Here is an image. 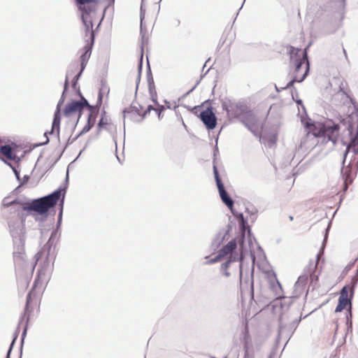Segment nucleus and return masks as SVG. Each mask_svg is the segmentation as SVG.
<instances>
[{"instance_id": "nucleus-52", "label": "nucleus", "mask_w": 358, "mask_h": 358, "mask_svg": "<svg viewBox=\"0 0 358 358\" xmlns=\"http://www.w3.org/2000/svg\"><path fill=\"white\" fill-rule=\"evenodd\" d=\"M201 106H194L193 108H192V110H198Z\"/></svg>"}, {"instance_id": "nucleus-5", "label": "nucleus", "mask_w": 358, "mask_h": 358, "mask_svg": "<svg viewBox=\"0 0 358 358\" xmlns=\"http://www.w3.org/2000/svg\"><path fill=\"white\" fill-rule=\"evenodd\" d=\"M241 254L238 255H231L229 256L228 259L221 265V270L224 271V275L226 277L230 276V273L227 271L229 265L234 262L240 261L239 268H240V278H242V261L245 257V254L248 252V248L245 246L243 241H239Z\"/></svg>"}, {"instance_id": "nucleus-47", "label": "nucleus", "mask_w": 358, "mask_h": 358, "mask_svg": "<svg viewBox=\"0 0 358 358\" xmlns=\"http://www.w3.org/2000/svg\"><path fill=\"white\" fill-rule=\"evenodd\" d=\"M300 321H301V318H299V320H296L293 321L292 326L295 327H297L298 324H299Z\"/></svg>"}, {"instance_id": "nucleus-59", "label": "nucleus", "mask_w": 358, "mask_h": 358, "mask_svg": "<svg viewBox=\"0 0 358 358\" xmlns=\"http://www.w3.org/2000/svg\"><path fill=\"white\" fill-rule=\"evenodd\" d=\"M343 52H344V54L346 55V52H345V49H343Z\"/></svg>"}, {"instance_id": "nucleus-36", "label": "nucleus", "mask_w": 358, "mask_h": 358, "mask_svg": "<svg viewBox=\"0 0 358 358\" xmlns=\"http://www.w3.org/2000/svg\"><path fill=\"white\" fill-rule=\"evenodd\" d=\"M224 239V236L222 234H218L217 236L215 238V240L213 242V245H216L217 246L220 245V243Z\"/></svg>"}, {"instance_id": "nucleus-54", "label": "nucleus", "mask_w": 358, "mask_h": 358, "mask_svg": "<svg viewBox=\"0 0 358 358\" xmlns=\"http://www.w3.org/2000/svg\"><path fill=\"white\" fill-rule=\"evenodd\" d=\"M218 152V149H217V147L216 146L215 149L214 150V155H215L216 152Z\"/></svg>"}, {"instance_id": "nucleus-49", "label": "nucleus", "mask_w": 358, "mask_h": 358, "mask_svg": "<svg viewBox=\"0 0 358 358\" xmlns=\"http://www.w3.org/2000/svg\"><path fill=\"white\" fill-rule=\"evenodd\" d=\"M106 1L108 2V6L105 8L104 11L106 10V9L107 8V7H108V6H110V4H112V3H113L115 2V0H106Z\"/></svg>"}, {"instance_id": "nucleus-40", "label": "nucleus", "mask_w": 358, "mask_h": 358, "mask_svg": "<svg viewBox=\"0 0 358 358\" xmlns=\"http://www.w3.org/2000/svg\"><path fill=\"white\" fill-rule=\"evenodd\" d=\"M15 340H16V337H15L13 338V340L12 341V342H11V343L10 345V347H9V348L8 350V352H7L6 358H10V355L11 351L13 350V345L15 344Z\"/></svg>"}, {"instance_id": "nucleus-32", "label": "nucleus", "mask_w": 358, "mask_h": 358, "mask_svg": "<svg viewBox=\"0 0 358 358\" xmlns=\"http://www.w3.org/2000/svg\"><path fill=\"white\" fill-rule=\"evenodd\" d=\"M310 285L313 286V288L314 289L317 285V281H318V275L315 273V271H313L310 274Z\"/></svg>"}, {"instance_id": "nucleus-4", "label": "nucleus", "mask_w": 358, "mask_h": 358, "mask_svg": "<svg viewBox=\"0 0 358 358\" xmlns=\"http://www.w3.org/2000/svg\"><path fill=\"white\" fill-rule=\"evenodd\" d=\"M71 75V73L68 71L66 76V79L64 83V90L62 94V96L57 103L56 110L54 114V117L52 124L51 131L49 132L50 134H52L55 130H57V136L58 140H59V131H60V122H61V106L63 105L65 100V94L68 90L69 81V78Z\"/></svg>"}, {"instance_id": "nucleus-33", "label": "nucleus", "mask_w": 358, "mask_h": 358, "mask_svg": "<svg viewBox=\"0 0 358 358\" xmlns=\"http://www.w3.org/2000/svg\"><path fill=\"white\" fill-rule=\"evenodd\" d=\"M84 71H82V69H80V71L74 76L73 80H72V87L73 89H76L78 81L80 79V76H82V73Z\"/></svg>"}, {"instance_id": "nucleus-46", "label": "nucleus", "mask_w": 358, "mask_h": 358, "mask_svg": "<svg viewBox=\"0 0 358 358\" xmlns=\"http://www.w3.org/2000/svg\"><path fill=\"white\" fill-rule=\"evenodd\" d=\"M164 110V106H159V110L155 111L157 113L159 118H160V115H161L162 111Z\"/></svg>"}, {"instance_id": "nucleus-44", "label": "nucleus", "mask_w": 358, "mask_h": 358, "mask_svg": "<svg viewBox=\"0 0 358 358\" xmlns=\"http://www.w3.org/2000/svg\"><path fill=\"white\" fill-rule=\"evenodd\" d=\"M344 308H345L344 307H343L342 306H340V304L338 303V305L335 309V313L341 312Z\"/></svg>"}, {"instance_id": "nucleus-61", "label": "nucleus", "mask_w": 358, "mask_h": 358, "mask_svg": "<svg viewBox=\"0 0 358 358\" xmlns=\"http://www.w3.org/2000/svg\"><path fill=\"white\" fill-rule=\"evenodd\" d=\"M317 264V263L316 262L315 264V268H316Z\"/></svg>"}, {"instance_id": "nucleus-3", "label": "nucleus", "mask_w": 358, "mask_h": 358, "mask_svg": "<svg viewBox=\"0 0 358 358\" xmlns=\"http://www.w3.org/2000/svg\"><path fill=\"white\" fill-rule=\"evenodd\" d=\"M59 228V227H57V228L52 231L48 242L34 257L36 260L33 268H35L36 264L41 259L45 257L43 262L40 265L38 269L35 284L39 282L47 284L50 279L53 269V262L55 258L53 252H52V248L53 250L55 249Z\"/></svg>"}, {"instance_id": "nucleus-10", "label": "nucleus", "mask_w": 358, "mask_h": 358, "mask_svg": "<svg viewBox=\"0 0 358 358\" xmlns=\"http://www.w3.org/2000/svg\"><path fill=\"white\" fill-rule=\"evenodd\" d=\"M24 220H19L16 221L10 220L8 222V227L10 233L14 240H17L20 243H22L24 235Z\"/></svg>"}, {"instance_id": "nucleus-12", "label": "nucleus", "mask_w": 358, "mask_h": 358, "mask_svg": "<svg viewBox=\"0 0 358 358\" xmlns=\"http://www.w3.org/2000/svg\"><path fill=\"white\" fill-rule=\"evenodd\" d=\"M122 113L124 119L128 118L134 122H141L144 119V116L139 108L133 104L128 108H125Z\"/></svg>"}, {"instance_id": "nucleus-26", "label": "nucleus", "mask_w": 358, "mask_h": 358, "mask_svg": "<svg viewBox=\"0 0 358 358\" xmlns=\"http://www.w3.org/2000/svg\"><path fill=\"white\" fill-rule=\"evenodd\" d=\"M95 122L90 120V117H87V121L85 127L83 128L81 131L73 139L71 143L77 139L80 136L85 134L87 133L94 126Z\"/></svg>"}, {"instance_id": "nucleus-53", "label": "nucleus", "mask_w": 358, "mask_h": 358, "mask_svg": "<svg viewBox=\"0 0 358 358\" xmlns=\"http://www.w3.org/2000/svg\"><path fill=\"white\" fill-rule=\"evenodd\" d=\"M196 86V85H194L190 90H189V92L187 93L189 94V93L192 92L195 89Z\"/></svg>"}, {"instance_id": "nucleus-30", "label": "nucleus", "mask_w": 358, "mask_h": 358, "mask_svg": "<svg viewBox=\"0 0 358 358\" xmlns=\"http://www.w3.org/2000/svg\"><path fill=\"white\" fill-rule=\"evenodd\" d=\"M308 277V275H301L297 281L295 282L294 287L296 289H302L307 283Z\"/></svg>"}, {"instance_id": "nucleus-62", "label": "nucleus", "mask_w": 358, "mask_h": 358, "mask_svg": "<svg viewBox=\"0 0 358 358\" xmlns=\"http://www.w3.org/2000/svg\"><path fill=\"white\" fill-rule=\"evenodd\" d=\"M226 358V357H225Z\"/></svg>"}, {"instance_id": "nucleus-27", "label": "nucleus", "mask_w": 358, "mask_h": 358, "mask_svg": "<svg viewBox=\"0 0 358 358\" xmlns=\"http://www.w3.org/2000/svg\"><path fill=\"white\" fill-rule=\"evenodd\" d=\"M352 305L349 306L347 308V314H346V325L348 331H352Z\"/></svg>"}, {"instance_id": "nucleus-41", "label": "nucleus", "mask_w": 358, "mask_h": 358, "mask_svg": "<svg viewBox=\"0 0 358 358\" xmlns=\"http://www.w3.org/2000/svg\"><path fill=\"white\" fill-rule=\"evenodd\" d=\"M29 176L24 175L23 178L20 179V182H19L20 186H22V185L26 184L29 181Z\"/></svg>"}, {"instance_id": "nucleus-60", "label": "nucleus", "mask_w": 358, "mask_h": 358, "mask_svg": "<svg viewBox=\"0 0 358 358\" xmlns=\"http://www.w3.org/2000/svg\"><path fill=\"white\" fill-rule=\"evenodd\" d=\"M71 142V140H70V138H69L68 139V143H69Z\"/></svg>"}, {"instance_id": "nucleus-24", "label": "nucleus", "mask_w": 358, "mask_h": 358, "mask_svg": "<svg viewBox=\"0 0 358 358\" xmlns=\"http://www.w3.org/2000/svg\"><path fill=\"white\" fill-rule=\"evenodd\" d=\"M213 173H214V177H215V182H216V186L218 189V192L220 193L222 192L225 191L226 189H225L224 185L221 180V178L219 175L217 168L215 165H213Z\"/></svg>"}, {"instance_id": "nucleus-35", "label": "nucleus", "mask_w": 358, "mask_h": 358, "mask_svg": "<svg viewBox=\"0 0 358 358\" xmlns=\"http://www.w3.org/2000/svg\"><path fill=\"white\" fill-rule=\"evenodd\" d=\"M30 300H31V296H30V294H29L27 296V301H26V305H25V308H24V314L20 318V320H24V317L27 316V311H28V308H29V303H30Z\"/></svg>"}, {"instance_id": "nucleus-29", "label": "nucleus", "mask_w": 358, "mask_h": 358, "mask_svg": "<svg viewBox=\"0 0 358 358\" xmlns=\"http://www.w3.org/2000/svg\"><path fill=\"white\" fill-rule=\"evenodd\" d=\"M17 204H22L18 199L10 200L9 196L5 197L2 201V206L5 208L15 206Z\"/></svg>"}, {"instance_id": "nucleus-21", "label": "nucleus", "mask_w": 358, "mask_h": 358, "mask_svg": "<svg viewBox=\"0 0 358 358\" xmlns=\"http://www.w3.org/2000/svg\"><path fill=\"white\" fill-rule=\"evenodd\" d=\"M307 62L309 63L308 59V54L306 50L302 53V57L296 58L294 59V65H295V73L296 75H298L301 66L305 64H307Z\"/></svg>"}, {"instance_id": "nucleus-16", "label": "nucleus", "mask_w": 358, "mask_h": 358, "mask_svg": "<svg viewBox=\"0 0 358 358\" xmlns=\"http://www.w3.org/2000/svg\"><path fill=\"white\" fill-rule=\"evenodd\" d=\"M239 107H242L241 105L231 102L230 100L222 101V108L223 110H225L229 116L238 117L240 113L238 111Z\"/></svg>"}, {"instance_id": "nucleus-56", "label": "nucleus", "mask_w": 358, "mask_h": 358, "mask_svg": "<svg viewBox=\"0 0 358 358\" xmlns=\"http://www.w3.org/2000/svg\"><path fill=\"white\" fill-rule=\"evenodd\" d=\"M69 179V171H67V173H66V180H68Z\"/></svg>"}, {"instance_id": "nucleus-57", "label": "nucleus", "mask_w": 358, "mask_h": 358, "mask_svg": "<svg viewBox=\"0 0 358 358\" xmlns=\"http://www.w3.org/2000/svg\"><path fill=\"white\" fill-rule=\"evenodd\" d=\"M29 320V316H28L27 318V323H28Z\"/></svg>"}, {"instance_id": "nucleus-1", "label": "nucleus", "mask_w": 358, "mask_h": 358, "mask_svg": "<svg viewBox=\"0 0 358 358\" xmlns=\"http://www.w3.org/2000/svg\"><path fill=\"white\" fill-rule=\"evenodd\" d=\"M343 130V134L348 136L350 143L353 146V151L356 155V160L358 164V113L347 116L340 120L339 123H335L331 120L321 124L318 135L327 138L334 144L337 141L338 131Z\"/></svg>"}, {"instance_id": "nucleus-22", "label": "nucleus", "mask_w": 358, "mask_h": 358, "mask_svg": "<svg viewBox=\"0 0 358 358\" xmlns=\"http://www.w3.org/2000/svg\"><path fill=\"white\" fill-rule=\"evenodd\" d=\"M219 195L220 196L222 201L231 211V213H234L233 208H234V201L231 199V197L229 196L228 192L225 190L224 192L219 193Z\"/></svg>"}, {"instance_id": "nucleus-38", "label": "nucleus", "mask_w": 358, "mask_h": 358, "mask_svg": "<svg viewBox=\"0 0 358 358\" xmlns=\"http://www.w3.org/2000/svg\"><path fill=\"white\" fill-rule=\"evenodd\" d=\"M276 137L275 136H270L268 140V146L271 148L275 144Z\"/></svg>"}, {"instance_id": "nucleus-23", "label": "nucleus", "mask_w": 358, "mask_h": 358, "mask_svg": "<svg viewBox=\"0 0 358 358\" xmlns=\"http://www.w3.org/2000/svg\"><path fill=\"white\" fill-rule=\"evenodd\" d=\"M309 69H310V63H308L307 62V64H306V69H305V71L304 73H303V75L301 76V79H298V75H295V76L294 77L293 79H292L287 84L285 87H282V89L283 90H285V89H289L290 87H292L294 85V83L297 82V83H301L306 78V76H308V72H309Z\"/></svg>"}, {"instance_id": "nucleus-17", "label": "nucleus", "mask_w": 358, "mask_h": 358, "mask_svg": "<svg viewBox=\"0 0 358 358\" xmlns=\"http://www.w3.org/2000/svg\"><path fill=\"white\" fill-rule=\"evenodd\" d=\"M94 12L95 11H90V9L87 11L83 12L81 15L82 22L85 26L86 36H87L88 34L90 36L89 41H91V32L94 34V31L93 30V23L90 16V14Z\"/></svg>"}, {"instance_id": "nucleus-39", "label": "nucleus", "mask_w": 358, "mask_h": 358, "mask_svg": "<svg viewBox=\"0 0 358 358\" xmlns=\"http://www.w3.org/2000/svg\"><path fill=\"white\" fill-rule=\"evenodd\" d=\"M151 110L157 111L159 110V108H155L152 106L149 105L147 108V109L145 110V112L143 113L144 117L147 115L148 113H149Z\"/></svg>"}, {"instance_id": "nucleus-51", "label": "nucleus", "mask_w": 358, "mask_h": 358, "mask_svg": "<svg viewBox=\"0 0 358 358\" xmlns=\"http://www.w3.org/2000/svg\"><path fill=\"white\" fill-rule=\"evenodd\" d=\"M339 2L342 3V5L344 6L345 4V0H338Z\"/></svg>"}, {"instance_id": "nucleus-7", "label": "nucleus", "mask_w": 358, "mask_h": 358, "mask_svg": "<svg viewBox=\"0 0 358 358\" xmlns=\"http://www.w3.org/2000/svg\"><path fill=\"white\" fill-rule=\"evenodd\" d=\"M242 122L255 136L260 137L262 122L251 111L246 113Z\"/></svg>"}, {"instance_id": "nucleus-55", "label": "nucleus", "mask_w": 358, "mask_h": 358, "mask_svg": "<svg viewBox=\"0 0 358 358\" xmlns=\"http://www.w3.org/2000/svg\"><path fill=\"white\" fill-rule=\"evenodd\" d=\"M289 220L292 221V220H293V219H294V217H293V216L290 215V216L289 217Z\"/></svg>"}, {"instance_id": "nucleus-25", "label": "nucleus", "mask_w": 358, "mask_h": 358, "mask_svg": "<svg viewBox=\"0 0 358 358\" xmlns=\"http://www.w3.org/2000/svg\"><path fill=\"white\" fill-rule=\"evenodd\" d=\"M0 152L10 160H14L16 157V156L12 153L10 145L7 144L0 146Z\"/></svg>"}, {"instance_id": "nucleus-2", "label": "nucleus", "mask_w": 358, "mask_h": 358, "mask_svg": "<svg viewBox=\"0 0 358 358\" xmlns=\"http://www.w3.org/2000/svg\"><path fill=\"white\" fill-rule=\"evenodd\" d=\"M65 189L58 188L51 194L41 198L35 199L27 203L22 208V210L34 211L42 217L41 221H44L49 215L50 210L55 207L58 201L62 198L59 206L61 207L58 214L57 218V227H60L62 215H63V206L65 196Z\"/></svg>"}, {"instance_id": "nucleus-31", "label": "nucleus", "mask_w": 358, "mask_h": 358, "mask_svg": "<svg viewBox=\"0 0 358 358\" xmlns=\"http://www.w3.org/2000/svg\"><path fill=\"white\" fill-rule=\"evenodd\" d=\"M107 125V120H105L103 117H101L97 124V134L100 133L101 129L109 130L110 129L106 127Z\"/></svg>"}, {"instance_id": "nucleus-19", "label": "nucleus", "mask_w": 358, "mask_h": 358, "mask_svg": "<svg viewBox=\"0 0 358 358\" xmlns=\"http://www.w3.org/2000/svg\"><path fill=\"white\" fill-rule=\"evenodd\" d=\"M76 1L82 13L90 9V11H96V10L97 0H76Z\"/></svg>"}, {"instance_id": "nucleus-58", "label": "nucleus", "mask_w": 358, "mask_h": 358, "mask_svg": "<svg viewBox=\"0 0 358 358\" xmlns=\"http://www.w3.org/2000/svg\"><path fill=\"white\" fill-rule=\"evenodd\" d=\"M265 140H266V138H265V137H264V138H262L263 142H265Z\"/></svg>"}, {"instance_id": "nucleus-18", "label": "nucleus", "mask_w": 358, "mask_h": 358, "mask_svg": "<svg viewBox=\"0 0 358 358\" xmlns=\"http://www.w3.org/2000/svg\"><path fill=\"white\" fill-rule=\"evenodd\" d=\"M331 102L333 104L340 106L348 103L350 102V97L340 86L339 90L333 95Z\"/></svg>"}, {"instance_id": "nucleus-43", "label": "nucleus", "mask_w": 358, "mask_h": 358, "mask_svg": "<svg viewBox=\"0 0 358 358\" xmlns=\"http://www.w3.org/2000/svg\"><path fill=\"white\" fill-rule=\"evenodd\" d=\"M47 132H45L44 134V136L46 137V140L45 142H43V143H38L36 146H41V145H46L49 143V138L47 136Z\"/></svg>"}, {"instance_id": "nucleus-15", "label": "nucleus", "mask_w": 358, "mask_h": 358, "mask_svg": "<svg viewBox=\"0 0 358 358\" xmlns=\"http://www.w3.org/2000/svg\"><path fill=\"white\" fill-rule=\"evenodd\" d=\"M102 89H100L98 93V97L96 103L93 106L90 105H86V107H87V109L89 110L90 113L87 117H90V120L96 122V117L99 113V108L101 107L102 104V100L103 96V93L102 92Z\"/></svg>"}, {"instance_id": "nucleus-9", "label": "nucleus", "mask_w": 358, "mask_h": 358, "mask_svg": "<svg viewBox=\"0 0 358 358\" xmlns=\"http://www.w3.org/2000/svg\"><path fill=\"white\" fill-rule=\"evenodd\" d=\"M199 117L208 130H212L215 128L217 117L212 106H208L206 110L201 111Z\"/></svg>"}, {"instance_id": "nucleus-6", "label": "nucleus", "mask_w": 358, "mask_h": 358, "mask_svg": "<svg viewBox=\"0 0 358 358\" xmlns=\"http://www.w3.org/2000/svg\"><path fill=\"white\" fill-rule=\"evenodd\" d=\"M78 94L80 96V100H73L66 105L64 110L65 117H69L73 113L78 112L79 113V117H80L81 111L86 107V105H89L88 101L82 95L79 89Z\"/></svg>"}, {"instance_id": "nucleus-45", "label": "nucleus", "mask_w": 358, "mask_h": 358, "mask_svg": "<svg viewBox=\"0 0 358 358\" xmlns=\"http://www.w3.org/2000/svg\"><path fill=\"white\" fill-rule=\"evenodd\" d=\"M284 326L282 325L281 319L280 320V324H279V334H282L284 331Z\"/></svg>"}, {"instance_id": "nucleus-14", "label": "nucleus", "mask_w": 358, "mask_h": 358, "mask_svg": "<svg viewBox=\"0 0 358 358\" xmlns=\"http://www.w3.org/2000/svg\"><path fill=\"white\" fill-rule=\"evenodd\" d=\"M143 17H144V14L143 13V5L141 4V39H142V45H141V52L140 62H139L138 68V77L136 79V92L138 90V85H139L140 79H141V70H142L143 56V46L145 43L148 42V38H145V35L143 33V30L142 21H143Z\"/></svg>"}, {"instance_id": "nucleus-13", "label": "nucleus", "mask_w": 358, "mask_h": 358, "mask_svg": "<svg viewBox=\"0 0 358 358\" xmlns=\"http://www.w3.org/2000/svg\"><path fill=\"white\" fill-rule=\"evenodd\" d=\"M94 40L95 34L91 32V41H87V44L84 46V52L80 55V69H82V71L85 70L88 60L90 58Z\"/></svg>"}, {"instance_id": "nucleus-20", "label": "nucleus", "mask_w": 358, "mask_h": 358, "mask_svg": "<svg viewBox=\"0 0 358 358\" xmlns=\"http://www.w3.org/2000/svg\"><path fill=\"white\" fill-rule=\"evenodd\" d=\"M348 287L344 286L340 292V296L338 297V303L344 308H345L347 306V305H348V304H349V306L352 305V299L353 296H352V294L350 293V298H348Z\"/></svg>"}, {"instance_id": "nucleus-11", "label": "nucleus", "mask_w": 358, "mask_h": 358, "mask_svg": "<svg viewBox=\"0 0 358 358\" xmlns=\"http://www.w3.org/2000/svg\"><path fill=\"white\" fill-rule=\"evenodd\" d=\"M237 243L236 241L234 240H231L227 244L224 245L218 252V254L214 257L210 259L207 264H214L216 262H218L220 261V259L227 256V255H237L236 253L234 252L235 250L236 249Z\"/></svg>"}, {"instance_id": "nucleus-48", "label": "nucleus", "mask_w": 358, "mask_h": 358, "mask_svg": "<svg viewBox=\"0 0 358 358\" xmlns=\"http://www.w3.org/2000/svg\"><path fill=\"white\" fill-rule=\"evenodd\" d=\"M26 334H27V327L24 328L22 334V340L23 341L24 336H26Z\"/></svg>"}, {"instance_id": "nucleus-28", "label": "nucleus", "mask_w": 358, "mask_h": 358, "mask_svg": "<svg viewBox=\"0 0 358 358\" xmlns=\"http://www.w3.org/2000/svg\"><path fill=\"white\" fill-rule=\"evenodd\" d=\"M149 92L151 96L152 101L157 105H159L157 100V92L155 89L154 80L151 78V80H149Z\"/></svg>"}, {"instance_id": "nucleus-37", "label": "nucleus", "mask_w": 358, "mask_h": 358, "mask_svg": "<svg viewBox=\"0 0 358 358\" xmlns=\"http://www.w3.org/2000/svg\"><path fill=\"white\" fill-rule=\"evenodd\" d=\"M9 165L13 169V171L16 177V179L17 180L18 182H20L21 178L20 175V171L17 168L13 166L11 164H9Z\"/></svg>"}, {"instance_id": "nucleus-8", "label": "nucleus", "mask_w": 358, "mask_h": 358, "mask_svg": "<svg viewBox=\"0 0 358 358\" xmlns=\"http://www.w3.org/2000/svg\"><path fill=\"white\" fill-rule=\"evenodd\" d=\"M237 218L238 221V225L239 228L241 232V238L239 240V241H243V243H245V233L248 234V241L250 248L252 246V240L255 241V238L254 236H252L251 233V229L250 227L248 224V220L245 218L243 214L242 213H235L234 211L233 213Z\"/></svg>"}, {"instance_id": "nucleus-50", "label": "nucleus", "mask_w": 358, "mask_h": 358, "mask_svg": "<svg viewBox=\"0 0 358 358\" xmlns=\"http://www.w3.org/2000/svg\"><path fill=\"white\" fill-rule=\"evenodd\" d=\"M296 103H297L298 105H301L304 108V106L303 105L302 101L301 99L297 100Z\"/></svg>"}, {"instance_id": "nucleus-34", "label": "nucleus", "mask_w": 358, "mask_h": 358, "mask_svg": "<svg viewBox=\"0 0 358 358\" xmlns=\"http://www.w3.org/2000/svg\"><path fill=\"white\" fill-rule=\"evenodd\" d=\"M329 228V226H328L327 228L326 229L327 231H326V235L324 236V238L322 247L321 248L319 253L317 255V262L319 260L320 256L323 255V248L324 246V243L327 241V233H328Z\"/></svg>"}, {"instance_id": "nucleus-42", "label": "nucleus", "mask_w": 358, "mask_h": 358, "mask_svg": "<svg viewBox=\"0 0 358 358\" xmlns=\"http://www.w3.org/2000/svg\"><path fill=\"white\" fill-rule=\"evenodd\" d=\"M147 76H148V81L149 82V80H151V78H152V76L150 64H149L148 62V73H147Z\"/></svg>"}]
</instances>
